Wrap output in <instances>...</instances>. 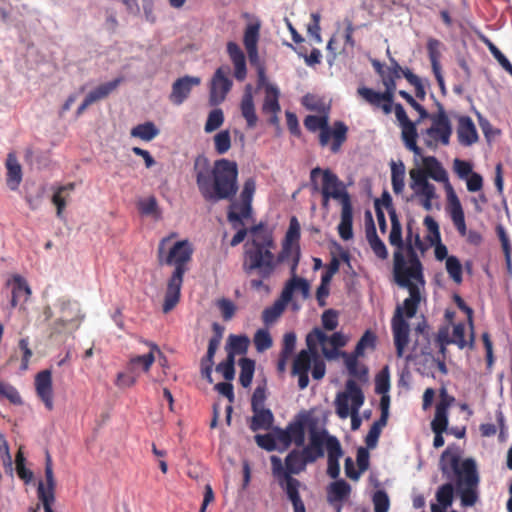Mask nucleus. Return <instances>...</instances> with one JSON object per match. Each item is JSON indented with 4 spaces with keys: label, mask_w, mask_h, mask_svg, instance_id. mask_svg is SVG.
Returning a JSON list of instances; mask_svg holds the SVG:
<instances>
[{
    "label": "nucleus",
    "mask_w": 512,
    "mask_h": 512,
    "mask_svg": "<svg viewBox=\"0 0 512 512\" xmlns=\"http://www.w3.org/2000/svg\"><path fill=\"white\" fill-rule=\"evenodd\" d=\"M351 486L343 479L332 482L327 488V500L330 504L342 502L349 497Z\"/></svg>",
    "instance_id": "38"
},
{
    "label": "nucleus",
    "mask_w": 512,
    "mask_h": 512,
    "mask_svg": "<svg viewBox=\"0 0 512 512\" xmlns=\"http://www.w3.org/2000/svg\"><path fill=\"white\" fill-rule=\"evenodd\" d=\"M260 28V23L255 22L248 24L244 31L243 44L252 65H256L259 61L258 42L260 38Z\"/></svg>",
    "instance_id": "27"
},
{
    "label": "nucleus",
    "mask_w": 512,
    "mask_h": 512,
    "mask_svg": "<svg viewBox=\"0 0 512 512\" xmlns=\"http://www.w3.org/2000/svg\"><path fill=\"white\" fill-rule=\"evenodd\" d=\"M291 441L297 446L301 447L305 443V429L302 422L290 423L287 426Z\"/></svg>",
    "instance_id": "52"
},
{
    "label": "nucleus",
    "mask_w": 512,
    "mask_h": 512,
    "mask_svg": "<svg viewBox=\"0 0 512 512\" xmlns=\"http://www.w3.org/2000/svg\"><path fill=\"white\" fill-rule=\"evenodd\" d=\"M5 165L7 169V186L14 191L19 187L22 181V167L13 152L7 155Z\"/></svg>",
    "instance_id": "36"
},
{
    "label": "nucleus",
    "mask_w": 512,
    "mask_h": 512,
    "mask_svg": "<svg viewBox=\"0 0 512 512\" xmlns=\"http://www.w3.org/2000/svg\"><path fill=\"white\" fill-rule=\"evenodd\" d=\"M440 44V41L434 38L429 39L427 42L428 56L431 62L432 70H437L438 68H441L439 62L441 56L439 50Z\"/></svg>",
    "instance_id": "56"
},
{
    "label": "nucleus",
    "mask_w": 512,
    "mask_h": 512,
    "mask_svg": "<svg viewBox=\"0 0 512 512\" xmlns=\"http://www.w3.org/2000/svg\"><path fill=\"white\" fill-rule=\"evenodd\" d=\"M271 469L273 476L278 480L279 485L283 488L287 495L299 490L300 481L284 472L283 463L280 457L272 455L270 457Z\"/></svg>",
    "instance_id": "25"
},
{
    "label": "nucleus",
    "mask_w": 512,
    "mask_h": 512,
    "mask_svg": "<svg viewBox=\"0 0 512 512\" xmlns=\"http://www.w3.org/2000/svg\"><path fill=\"white\" fill-rule=\"evenodd\" d=\"M435 104L438 108L437 113L430 114L427 118L432 121V125L421 133L424 144L430 149L437 148L438 144L449 145L452 134L451 122L443 105L437 100Z\"/></svg>",
    "instance_id": "8"
},
{
    "label": "nucleus",
    "mask_w": 512,
    "mask_h": 512,
    "mask_svg": "<svg viewBox=\"0 0 512 512\" xmlns=\"http://www.w3.org/2000/svg\"><path fill=\"white\" fill-rule=\"evenodd\" d=\"M330 436L326 430L317 431L314 428L310 430L308 445H303L302 449H299L306 464L314 463L324 456V447H326V441Z\"/></svg>",
    "instance_id": "18"
},
{
    "label": "nucleus",
    "mask_w": 512,
    "mask_h": 512,
    "mask_svg": "<svg viewBox=\"0 0 512 512\" xmlns=\"http://www.w3.org/2000/svg\"><path fill=\"white\" fill-rule=\"evenodd\" d=\"M306 462L301 456L299 449L291 450L285 457L284 472L289 473L290 476L293 474H300L306 469Z\"/></svg>",
    "instance_id": "40"
},
{
    "label": "nucleus",
    "mask_w": 512,
    "mask_h": 512,
    "mask_svg": "<svg viewBox=\"0 0 512 512\" xmlns=\"http://www.w3.org/2000/svg\"><path fill=\"white\" fill-rule=\"evenodd\" d=\"M457 137L463 146H471L478 141L475 124L469 116H461L458 119Z\"/></svg>",
    "instance_id": "32"
},
{
    "label": "nucleus",
    "mask_w": 512,
    "mask_h": 512,
    "mask_svg": "<svg viewBox=\"0 0 512 512\" xmlns=\"http://www.w3.org/2000/svg\"><path fill=\"white\" fill-rule=\"evenodd\" d=\"M224 122L223 111L219 108L212 110L205 123L204 130L207 133L213 132L218 129Z\"/></svg>",
    "instance_id": "58"
},
{
    "label": "nucleus",
    "mask_w": 512,
    "mask_h": 512,
    "mask_svg": "<svg viewBox=\"0 0 512 512\" xmlns=\"http://www.w3.org/2000/svg\"><path fill=\"white\" fill-rule=\"evenodd\" d=\"M15 463L19 478H21L25 483H29L33 478V473L25 467V457L21 449L16 454Z\"/></svg>",
    "instance_id": "61"
},
{
    "label": "nucleus",
    "mask_w": 512,
    "mask_h": 512,
    "mask_svg": "<svg viewBox=\"0 0 512 512\" xmlns=\"http://www.w3.org/2000/svg\"><path fill=\"white\" fill-rule=\"evenodd\" d=\"M253 416L250 420L249 428L256 432L258 430H269L274 422V416L270 409L261 407L252 410Z\"/></svg>",
    "instance_id": "37"
},
{
    "label": "nucleus",
    "mask_w": 512,
    "mask_h": 512,
    "mask_svg": "<svg viewBox=\"0 0 512 512\" xmlns=\"http://www.w3.org/2000/svg\"><path fill=\"white\" fill-rule=\"evenodd\" d=\"M374 512H388L390 500L385 490H377L372 496Z\"/></svg>",
    "instance_id": "57"
},
{
    "label": "nucleus",
    "mask_w": 512,
    "mask_h": 512,
    "mask_svg": "<svg viewBox=\"0 0 512 512\" xmlns=\"http://www.w3.org/2000/svg\"><path fill=\"white\" fill-rule=\"evenodd\" d=\"M341 356L345 360V365L348 369L350 375L361 378L362 376H366L367 370L364 368L361 372L358 370V357L361 355H357L356 351L352 354H348L346 352H341Z\"/></svg>",
    "instance_id": "50"
},
{
    "label": "nucleus",
    "mask_w": 512,
    "mask_h": 512,
    "mask_svg": "<svg viewBox=\"0 0 512 512\" xmlns=\"http://www.w3.org/2000/svg\"><path fill=\"white\" fill-rule=\"evenodd\" d=\"M120 81V79H115L113 81L103 83L90 91L86 98L92 105L93 103L106 98L110 93H112L118 87Z\"/></svg>",
    "instance_id": "43"
},
{
    "label": "nucleus",
    "mask_w": 512,
    "mask_h": 512,
    "mask_svg": "<svg viewBox=\"0 0 512 512\" xmlns=\"http://www.w3.org/2000/svg\"><path fill=\"white\" fill-rule=\"evenodd\" d=\"M139 376L131 371L119 372L116 377L115 384L120 388H129L136 384Z\"/></svg>",
    "instance_id": "64"
},
{
    "label": "nucleus",
    "mask_w": 512,
    "mask_h": 512,
    "mask_svg": "<svg viewBox=\"0 0 512 512\" xmlns=\"http://www.w3.org/2000/svg\"><path fill=\"white\" fill-rule=\"evenodd\" d=\"M34 385L37 397L48 411H52L54 409V392L51 371L45 369L38 372L35 375Z\"/></svg>",
    "instance_id": "20"
},
{
    "label": "nucleus",
    "mask_w": 512,
    "mask_h": 512,
    "mask_svg": "<svg viewBox=\"0 0 512 512\" xmlns=\"http://www.w3.org/2000/svg\"><path fill=\"white\" fill-rule=\"evenodd\" d=\"M376 344V335L370 331L367 330L364 332V334L361 336L359 341L356 344L355 351L357 355H364V352L366 349H373L375 348Z\"/></svg>",
    "instance_id": "54"
},
{
    "label": "nucleus",
    "mask_w": 512,
    "mask_h": 512,
    "mask_svg": "<svg viewBox=\"0 0 512 512\" xmlns=\"http://www.w3.org/2000/svg\"><path fill=\"white\" fill-rule=\"evenodd\" d=\"M447 202V209L455 228L461 236H466L467 227L465 223V215L458 196L456 194H451L450 198L447 199Z\"/></svg>",
    "instance_id": "33"
},
{
    "label": "nucleus",
    "mask_w": 512,
    "mask_h": 512,
    "mask_svg": "<svg viewBox=\"0 0 512 512\" xmlns=\"http://www.w3.org/2000/svg\"><path fill=\"white\" fill-rule=\"evenodd\" d=\"M367 103L376 108H381L385 114H390L393 107L394 93L393 91L385 90L384 92H377L368 87H359L357 90Z\"/></svg>",
    "instance_id": "21"
},
{
    "label": "nucleus",
    "mask_w": 512,
    "mask_h": 512,
    "mask_svg": "<svg viewBox=\"0 0 512 512\" xmlns=\"http://www.w3.org/2000/svg\"><path fill=\"white\" fill-rule=\"evenodd\" d=\"M446 343L456 344L460 349H464L466 346L470 347V341L465 340V324L457 323L453 327L451 339H447Z\"/></svg>",
    "instance_id": "55"
},
{
    "label": "nucleus",
    "mask_w": 512,
    "mask_h": 512,
    "mask_svg": "<svg viewBox=\"0 0 512 512\" xmlns=\"http://www.w3.org/2000/svg\"><path fill=\"white\" fill-rule=\"evenodd\" d=\"M439 469L447 479L454 478L456 493L463 507H472L478 501L480 477L472 458L461 460L457 447L448 446L441 454Z\"/></svg>",
    "instance_id": "3"
},
{
    "label": "nucleus",
    "mask_w": 512,
    "mask_h": 512,
    "mask_svg": "<svg viewBox=\"0 0 512 512\" xmlns=\"http://www.w3.org/2000/svg\"><path fill=\"white\" fill-rule=\"evenodd\" d=\"M273 344L272 338L267 330L259 329L254 335V345L258 352L269 349Z\"/></svg>",
    "instance_id": "60"
},
{
    "label": "nucleus",
    "mask_w": 512,
    "mask_h": 512,
    "mask_svg": "<svg viewBox=\"0 0 512 512\" xmlns=\"http://www.w3.org/2000/svg\"><path fill=\"white\" fill-rule=\"evenodd\" d=\"M167 244L168 238H162L157 249L159 263L174 266L165 291L162 306L164 313L173 310L180 301L184 274L188 271V263L192 260L194 252L192 244L187 239L175 242L169 250H166Z\"/></svg>",
    "instance_id": "4"
},
{
    "label": "nucleus",
    "mask_w": 512,
    "mask_h": 512,
    "mask_svg": "<svg viewBox=\"0 0 512 512\" xmlns=\"http://www.w3.org/2000/svg\"><path fill=\"white\" fill-rule=\"evenodd\" d=\"M295 292H300L302 298L307 299L310 296L309 282L304 278L292 276L286 282L280 297L271 306L263 310L262 320L266 325L275 323L281 317Z\"/></svg>",
    "instance_id": "7"
},
{
    "label": "nucleus",
    "mask_w": 512,
    "mask_h": 512,
    "mask_svg": "<svg viewBox=\"0 0 512 512\" xmlns=\"http://www.w3.org/2000/svg\"><path fill=\"white\" fill-rule=\"evenodd\" d=\"M455 402V397L447 393L445 388L440 390L439 401L436 405L435 415L431 422L434 432L433 446L440 448L444 445L443 433L448 430V409Z\"/></svg>",
    "instance_id": "11"
},
{
    "label": "nucleus",
    "mask_w": 512,
    "mask_h": 512,
    "mask_svg": "<svg viewBox=\"0 0 512 512\" xmlns=\"http://www.w3.org/2000/svg\"><path fill=\"white\" fill-rule=\"evenodd\" d=\"M366 215L369 217L370 220V226L367 227L366 229V238L370 245V248L379 259L386 260L388 258V250L386 248V245L377 235L371 213L367 212Z\"/></svg>",
    "instance_id": "35"
},
{
    "label": "nucleus",
    "mask_w": 512,
    "mask_h": 512,
    "mask_svg": "<svg viewBox=\"0 0 512 512\" xmlns=\"http://www.w3.org/2000/svg\"><path fill=\"white\" fill-rule=\"evenodd\" d=\"M150 351L144 355H133L126 364V369L140 376L141 372L147 373L155 362V352L161 353L159 347L152 342H146Z\"/></svg>",
    "instance_id": "24"
},
{
    "label": "nucleus",
    "mask_w": 512,
    "mask_h": 512,
    "mask_svg": "<svg viewBox=\"0 0 512 512\" xmlns=\"http://www.w3.org/2000/svg\"><path fill=\"white\" fill-rule=\"evenodd\" d=\"M310 182L313 192L340 193L351 197L345 184L330 169L315 167L310 172Z\"/></svg>",
    "instance_id": "13"
},
{
    "label": "nucleus",
    "mask_w": 512,
    "mask_h": 512,
    "mask_svg": "<svg viewBox=\"0 0 512 512\" xmlns=\"http://www.w3.org/2000/svg\"><path fill=\"white\" fill-rule=\"evenodd\" d=\"M230 68L228 66L219 67L210 84L209 102L212 106L222 103L232 87V80L229 78Z\"/></svg>",
    "instance_id": "17"
},
{
    "label": "nucleus",
    "mask_w": 512,
    "mask_h": 512,
    "mask_svg": "<svg viewBox=\"0 0 512 512\" xmlns=\"http://www.w3.org/2000/svg\"><path fill=\"white\" fill-rule=\"evenodd\" d=\"M410 178H411V184L410 187L416 192L417 189H421L430 182L428 181V176L426 172L422 169H412L410 170Z\"/></svg>",
    "instance_id": "62"
},
{
    "label": "nucleus",
    "mask_w": 512,
    "mask_h": 512,
    "mask_svg": "<svg viewBox=\"0 0 512 512\" xmlns=\"http://www.w3.org/2000/svg\"><path fill=\"white\" fill-rule=\"evenodd\" d=\"M348 127L342 121H336L331 129V138H333L330 150L332 153L340 151L341 146L347 140Z\"/></svg>",
    "instance_id": "42"
},
{
    "label": "nucleus",
    "mask_w": 512,
    "mask_h": 512,
    "mask_svg": "<svg viewBox=\"0 0 512 512\" xmlns=\"http://www.w3.org/2000/svg\"><path fill=\"white\" fill-rule=\"evenodd\" d=\"M239 366V382L244 388H247L251 385L253 379L255 371V361L250 358H241L239 360Z\"/></svg>",
    "instance_id": "46"
},
{
    "label": "nucleus",
    "mask_w": 512,
    "mask_h": 512,
    "mask_svg": "<svg viewBox=\"0 0 512 512\" xmlns=\"http://www.w3.org/2000/svg\"><path fill=\"white\" fill-rule=\"evenodd\" d=\"M306 344L309 350L315 354L317 346L321 345L323 355L331 360L341 355L338 349L347 344V338L341 332H335L328 336L320 328H314L307 334Z\"/></svg>",
    "instance_id": "9"
},
{
    "label": "nucleus",
    "mask_w": 512,
    "mask_h": 512,
    "mask_svg": "<svg viewBox=\"0 0 512 512\" xmlns=\"http://www.w3.org/2000/svg\"><path fill=\"white\" fill-rule=\"evenodd\" d=\"M445 266L449 277L456 284H461L463 281V269L460 260L456 256L450 255L447 257Z\"/></svg>",
    "instance_id": "48"
},
{
    "label": "nucleus",
    "mask_w": 512,
    "mask_h": 512,
    "mask_svg": "<svg viewBox=\"0 0 512 512\" xmlns=\"http://www.w3.org/2000/svg\"><path fill=\"white\" fill-rule=\"evenodd\" d=\"M6 285L12 287V307H16L20 303H25L31 295V289L27 281L20 275H14L7 281Z\"/></svg>",
    "instance_id": "30"
},
{
    "label": "nucleus",
    "mask_w": 512,
    "mask_h": 512,
    "mask_svg": "<svg viewBox=\"0 0 512 512\" xmlns=\"http://www.w3.org/2000/svg\"><path fill=\"white\" fill-rule=\"evenodd\" d=\"M424 171L427 176L437 182L444 184V188L447 194V199L450 198L451 194H456L452 185L449 182L447 171L444 169L442 164L434 156H428L423 158Z\"/></svg>",
    "instance_id": "22"
},
{
    "label": "nucleus",
    "mask_w": 512,
    "mask_h": 512,
    "mask_svg": "<svg viewBox=\"0 0 512 512\" xmlns=\"http://www.w3.org/2000/svg\"><path fill=\"white\" fill-rule=\"evenodd\" d=\"M241 114L247 122L248 128H254L257 124L258 117L255 111V105L252 95V87L248 84L245 88L240 104Z\"/></svg>",
    "instance_id": "34"
},
{
    "label": "nucleus",
    "mask_w": 512,
    "mask_h": 512,
    "mask_svg": "<svg viewBox=\"0 0 512 512\" xmlns=\"http://www.w3.org/2000/svg\"><path fill=\"white\" fill-rule=\"evenodd\" d=\"M327 450V474L332 479H337L340 475L339 459L343 456L339 440L335 436L328 437L326 441Z\"/></svg>",
    "instance_id": "26"
},
{
    "label": "nucleus",
    "mask_w": 512,
    "mask_h": 512,
    "mask_svg": "<svg viewBox=\"0 0 512 512\" xmlns=\"http://www.w3.org/2000/svg\"><path fill=\"white\" fill-rule=\"evenodd\" d=\"M404 254L406 255L408 270H424L423 264L417 254V250L424 253L427 250V246L421 240L418 228L415 227L414 220H410L406 225V237L404 239Z\"/></svg>",
    "instance_id": "12"
},
{
    "label": "nucleus",
    "mask_w": 512,
    "mask_h": 512,
    "mask_svg": "<svg viewBox=\"0 0 512 512\" xmlns=\"http://www.w3.org/2000/svg\"><path fill=\"white\" fill-rule=\"evenodd\" d=\"M391 220V231L389 234V243L395 247L393 252V271L405 270L407 266L406 257L404 254V239L402 237V226L394 208L389 211Z\"/></svg>",
    "instance_id": "15"
},
{
    "label": "nucleus",
    "mask_w": 512,
    "mask_h": 512,
    "mask_svg": "<svg viewBox=\"0 0 512 512\" xmlns=\"http://www.w3.org/2000/svg\"><path fill=\"white\" fill-rule=\"evenodd\" d=\"M395 283L409 292V297L396 308H402L403 317L412 318L416 315L421 302V289L425 286L424 270H397L393 271Z\"/></svg>",
    "instance_id": "5"
},
{
    "label": "nucleus",
    "mask_w": 512,
    "mask_h": 512,
    "mask_svg": "<svg viewBox=\"0 0 512 512\" xmlns=\"http://www.w3.org/2000/svg\"><path fill=\"white\" fill-rule=\"evenodd\" d=\"M159 134V130L153 122L138 124L131 130V136L143 141H151Z\"/></svg>",
    "instance_id": "45"
},
{
    "label": "nucleus",
    "mask_w": 512,
    "mask_h": 512,
    "mask_svg": "<svg viewBox=\"0 0 512 512\" xmlns=\"http://www.w3.org/2000/svg\"><path fill=\"white\" fill-rule=\"evenodd\" d=\"M391 182L393 192L401 194L405 186V166L401 161L391 163Z\"/></svg>",
    "instance_id": "44"
},
{
    "label": "nucleus",
    "mask_w": 512,
    "mask_h": 512,
    "mask_svg": "<svg viewBox=\"0 0 512 512\" xmlns=\"http://www.w3.org/2000/svg\"><path fill=\"white\" fill-rule=\"evenodd\" d=\"M1 399H7L10 403L15 405L22 404V398L18 390L14 386L2 381H0V400Z\"/></svg>",
    "instance_id": "53"
},
{
    "label": "nucleus",
    "mask_w": 512,
    "mask_h": 512,
    "mask_svg": "<svg viewBox=\"0 0 512 512\" xmlns=\"http://www.w3.org/2000/svg\"><path fill=\"white\" fill-rule=\"evenodd\" d=\"M265 89V97L262 104V112L264 114L271 115L269 122L271 124H277L278 123V116L277 114L280 112V104H279V97H280V91L278 87L271 83H266L264 85Z\"/></svg>",
    "instance_id": "28"
},
{
    "label": "nucleus",
    "mask_w": 512,
    "mask_h": 512,
    "mask_svg": "<svg viewBox=\"0 0 512 512\" xmlns=\"http://www.w3.org/2000/svg\"><path fill=\"white\" fill-rule=\"evenodd\" d=\"M255 190V180L253 178L246 179L240 194V202L233 203L228 212L227 218L230 222L243 225V219L250 217Z\"/></svg>",
    "instance_id": "14"
},
{
    "label": "nucleus",
    "mask_w": 512,
    "mask_h": 512,
    "mask_svg": "<svg viewBox=\"0 0 512 512\" xmlns=\"http://www.w3.org/2000/svg\"><path fill=\"white\" fill-rule=\"evenodd\" d=\"M252 236L251 241L245 244L243 270L250 274L257 271L262 279L269 278L276 269L277 262H284L292 256L291 273L296 276L297 266L300 260V250L292 243H298L300 239V224L296 217L290 219L289 228L285 235L283 249L277 261L272 253L275 248L272 232L263 223L252 226L249 229Z\"/></svg>",
    "instance_id": "1"
},
{
    "label": "nucleus",
    "mask_w": 512,
    "mask_h": 512,
    "mask_svg": "<svg viewBox=\"0 0 512 512\" xmlns=\"http://www.w3.org/2000/svg\"><path fill=\"white\" fill-rule=\"evenodd\" d=\"M193 170L196 184L206 201L232 199L238 191V166L235 161L221 158L210 166L205 156H197Z\"/></svg>",
    "instance_id": "2"
},
{
    "label": "nucleus",
    "mask_w": 512,
    "mask_h": 512,
    "mask_svg": "<svg viewBox=\"0 0 512 512\" xmlns=\"http://www.w3.org/2000/svg\"><path fill=\"white\" fill-rule=\"evenodd\" d=\"M416 123L414 122H410L408 124H405V125H402L401 128H402V139H403V142L405 144V147L412 151L415 155H421L422 153V150L421 148L417 145V137H418V133H417V129H416Z\"/></svg>",
    "instance_id": "41"
},
{
    "label": "nucleus",
    "mask_w": 512,
    "mask_h": 512,
    "mask_svg": "<svg viewBox=\"0 0 512 512\" xmlns=\"http://www.w3.org/2000/svg\"><path fill=\"white\" fill-rule=\"evenodd\" d=\"M391 327L398 358L404 356L405 348L409 343L410 327L406 319L403 317L402 308H396L391 320Z\"/></svg>",
    "instance_id": "19"
},
{
    "label": "nucleus",
    "mask_w": 512,
    "mask_h": 512,
    "mask_svg": "<svg viewBox=\"0 0 512 512\" xmlns=\"http://www.w3.org/2000/svg\"><path fill=\"white\" fill-rule=\"evenodd\" d=\"M364 394L359 385L352 379L346 382V390L339 392L335 398L336 414L341 419L351 416V429L357 430L361 426L359 410L364 404Z\"/></svg>",
    "instance_id": "6"
},
{
    "label": "nucleus",
    "mask_w": 512,
    "mask_h": 512,
    "mask_svg": "<svg viewBox=\"0 0 512 512\" xmlns=\"http://www.w3.org/2000/svg\"><path fill=\"white\" fill-rule=\"evenodd\" d=\"M201 79L196 76L185 75L178 78L172 84V91L169 96L174 105H181L190 95L192 88L200 85Z\"/></svg>",
    "instance_id": "23"
},
{
    "label": "nucleus",
    "mask_w": 512,
    "mask_h": 512,
    "mask_svg": "<svg viewBox=\"0 0 512 512\" xmlns=\"http://www.w3.org/2000/svg\"><path fill=\"white\" fill-rule=\"evenodd\" d=\"M45 479L46 484L39 482L37 487V497L41 502L45 512H55L52 508L55 502L56 481L53 473V462L49 452L45 457Z\"/></svg>",
    "instance_id": "16"
},
{
    "label": "nucleus",
    "mask_w": 512,
    "mask_h": 512,
    "mask_svg": "<svg viewBox=\"0 0 512 512\" xmlns=\"http://www.w3.org/2000/svg\"><path fill=\"white\" fill-rule=\"evenodd\" d=\"M249 344L250 340L246 335H229L226 344L227 356H232L235 359L236 355L245 354Z\"/></svg>",
    "instance_id": "39"
},
{
    "label": "nucleus",
    "mask_w": 512,
    "mask_h": 512,
    "mask_svg": "<svg viewBox=\"0 0 512 512\" xmlns=\"http://www.w3.org/2000/svg\"><path fill=\"white\" fill-rule=\"evenodd\" d=\"M227 53L234 65V77L238 81L245 80L247 68L244 52L237 43L230 41L227 43Z\"/></svg>",
    "instance_id": "31"
},
{
    "label": "nucleus",
    "mask_w": 512,
    "mask_h": 512,
    "mask_svg": "<svg viewBox=\"0 0 512 512\" xmlns=\"http://www.w3.org/2000/svg\"><path fill=\"white\" fill-rule=\"evenodd\" d=\"M215 150L218 154H225L231 147V137L228 130H223L214 136Z\"/></svg>",
    "instance_id": "59"
},
{
    "label": "nucleus",
    "mask_w": 512,
    "mask_h": 512,
    "mask_svg": "<svg viewBox=\"0 0 512 512\" xmlns=\"http://www.w3.org/2000/svg\"><path fill=\"white\" fill-rule=\"evenodd\" d=\"M436 500L444 507H450L454 498V486L451 482L445 483L438 487L436 491Z\"/></svg>",
    "instance_id": "49"
},
{
    "label": "nucleus",
    "mask_w": 512,
    "mask_h": 512,
    "mask_svg": "<svg viewBox=\"0 0 512 512\" xmlns=\"http://www.w3.org/2000/svg\"><path fill=\"white\" fill-rule=\"evenodd\" d=\"M74 187H75L74 183H68L66 185L60 186L57 189V191L54 193V195L52 197V202L57 208V216L58 217L62 216V212H63L64 208L66 207V200H65V197L63 196V194L66 191L74 190Z\"/></svg>",
    "instance_id": "51"
},
{
    "label": "nucleus",
    "mask_w": 512,
    "mask_h": 512,
    "mask_svg": "<svg viewBox=\"0 0 512 512\" xmlns=\"http://www.w3.org/2000/svg\"><path fill=\"white\" fill-rule=\"evenodd\" d=\"M312 362V352L309 349L301 350L293 361L291 373L309 372Z\"/></svg>",
    "instance_id": "47"
},
{
    "label": "nucleus",
    "mask_w": 512,
    "mask_h": 512,
    "mask_svg": "<svg viewBox=\"0 0 512 512\" xmlns=\"http://www.w3.org/2000/svg\"><path fill=\"white\" fill-rule=\"evenodd\" d=\"M322 207L328 208L330 199L337 200L341 205L340 223L337 230L340 238L348 241L353 238V205L351 197L340 193H321Z\"/></svg>",
    "instance_id": "10"
},
{
    "label": "nucleus",
    "mask_w": 512,
    "mask_h": 512,
    "mask_svg": "<svg viewBox=\"0 0 512 512\" xmlns=\"http://www.w3.org/2000/svg\"><path fill=\"white\" fill-rule=\"evenodd\" d=\"M304 126L310 132L320 131L319 143L322 147L328 145L331 139V128L328 124V116L308 115L304 119Z\"/></svg>",
    "instance_id": "29"
},
{
    "label": "nucleus",
    "mask_w": 512,
    "mask_h": 512,
    "mask_svg": "<svg viewBox=\"0 0 512 512\" xmlns=\"http://www.w3.org/2000/svg\"><path fill=\"white\" fill-rule=\"evenodd\" d=\"M235 359L232 356H227L225 361L220 362L216 366V371L221 373L225 380L231 381L235 376Z\"/></svg>",
    "instance_id": "63"
}]
</instances>
